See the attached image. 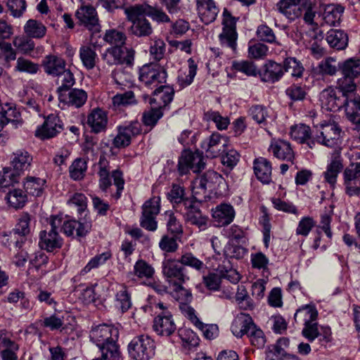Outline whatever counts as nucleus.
Listing matches in <instances>:
<instances>
[{"instance_id": "43", "label": "nucleus", "mask_w": 360, "mask_h": 360, "mask_svg": "<svg viewBox=\"0 0 360 360\" xmlns=\"http://www.w3.org/2000/svg\"><path fill=\"white\" fill-rule=\"evenodd\" d=\"M344 8L340 6L327 5L323 13L324 22L330 26L339 24Z\"/></svg>"}, {"instance_id": "61", "label": "nucleus", "mask_w": 360, "mask_h": 360, "mask_svg": "<svg viewBox=\"0 0 360 360\" xmlns=\"http://www.w3.org/2000/svg\"><path fill=\"white\" fill-rule=\"evenodd\" d=\"M166 215L168 217L167 222L168 231L174 237H181L183 234V227L179 221L172 212H166Z\"/></svg>"}, {"instance_id": "28", "label": "nucleus", "mask_w": 360, "mask_h": 360, "mask_svg": "<svg viewBox=\"0 0 360 360\" xmlns=\"http://www.w3.org/2000/svg\"><path fill=\"white\" fill-rule=\"evenodd\" d=\"M186 209L184 218L186 222L198 226L200 230H205L207 228L208 219L197 206L191 202L186 206Z\"/></svg>"}, {"instance_id": "39", "label": "nucleus", "mask_w": 360, "mask_h": 360, "mask_svg": "<svg viewBox=\"0 0 360 360\" xmlns=\"http://www.w3.org/2000/svg\"><path fill=\"white\" fill-rule=\"evenodd\" d=\"M174 95V90L172 87L161 85L154 91L153 100L161 108V107H165L172 101Z\"/></svg>"}, {"instance_id": "58", "label": "nucleus", "mask_w": 360, "mask_h": 360, "mask_svg": "<svg viewBox=\"0 0 360 360\" xmlns=\"http://www.w3.org/2000/svg\"><path fill=\"white\" fill-rule=\"evenodd\" d=\"M110 257H111V254L108 252H105L102 254L96 255L81 270L80 274L81 275L86 274L91 270L96 269V268L98 267L99 266L103 264Z\"/></svg>"}, {"instance_id": "5", "label": "nucleus", "mask_w": 360, "mask_h": 360, "mask_svg": "<svg viewBox=\"0 0 360 360\" xmlns=\"http://www.w3.org/2000/svg\"><path fill=\"white\" fill-rule=\"evenodd\" d=\"M50 227L39 233V246L41 249L51 252L61 248L63 240L58 233L62 225V218L52 216L49 221Z\"/></svg>"}, {"instance_id": "45", "label": "nucleus", "mask_w": 360, "mask_h": 360, "mask_svg": "<svg viewBox=\"0 0 360 360\" xmlns=\"http://www.w3.org/2000/svg\"><path fill=\"white\" fill-rule=\"evenodd\" d=\"M5 199L8 204L15 209L22 208L27 201V197L25 192L17 188L9 189Z\"/></svg>"}, {"instance_id": "27", "label": "nucleus", "mask_w": 360, "mask_h": 360, "mask_svg": "<svg viewBox=\"0 0 360 360\" xmlns=\"http://www.w3.org/2000/svg\"><path fill=\"white\" fill-rule=\"evenodd\" d=\"M212 215L218 226H224L231 224L235 217V210L232 205L221 203L212 210Z\"/></svg>"}, {"instance_id": "38", "label": "nucleus", "mask_w": 360, "mask_h": 360, "mask_svg": "<svg viewBox=\"0 0 360 360\" xmlns=\"http://www.w3.org/2000/svg\"><path fill=\"white\" fill-rule=\"evenodd\" d=\"M23 31L30 39H39L46 35V27L41 22L34 19H30L25 22Z\"/></svg>"}, {"instance_id": "56", "label": "nucleus", "mask_w": 360, "mask_h": 360, "mask_svg": "<svg viewBox=\"0 0 360 360\" xmlns=\"http://www.w3.org/2000/svg\"><path fill=\"white\" fill-rule=\"evenodd\" d=\"M179 262L181 265L190 266L198 271H204L207 269L203 262L198 259L191 252H186L182 255L179 259Z\"/></svg>"}, {"instance_id": "52", "label": "nucleus", "mask_w": 360, "mask_h": 360, "mask_svg": "<svg viewBox=\"0 0 360 360\" xmlns=\"http://www.w3.org/2000/svg\"><path fill=\"white\" fill-rule=\"evenodd\" d=\"M116 307L122 311H127L131 306V296L125 285L120 286L115 295Z\"/></svg>"}, {"instance_id": "3", "label": "nucleus", "mask_w": 360, "mask_h": 360, "mask_svg": "<svg viewBox=\"0 0 360 360\" xmlns=\"http://www.w3.org/2000/svg\"><path fill=\"white\" fill-rule=\"evenodd\" d=\"M42 66L48 75L57 77L58 92L68 90L75 84L74 75L70 70L66 68V62L63 58L55 55H48L43 60Z\"/></svg>"}, {"instance_id": "1", "label": "nucleus", "mask_w": 360, "mask_h": 360, "mask_svg": "<svg viewBox=\"0 0 360 360\" xmlns=\"http://www.w3.org/2000/svg\"><path fill=\"white\" fill-rule=\"evenodd\" d=\"M320 101L322 108L326 110L337 112L345 108L346 116L349 107L352 109L356 108L360 103V96L354 92H344L335 87L329 86L323 89L320 94Z\"/></svg>"}, {"instance_id": "64", "label": "nucleus", "mask_w": 360, "mask_h": 360, "mask_svg": "<svg viewBox=\"0 0 360 360\" xmlns=\"http://www.w3.org/2000/svg\"><path fill=\"white\" fill-rule=\"evenodd\" d=\"M344 182H354L360 178V162L350 164L344 171Z\"/></svg>"}, {"instance_id": "51", "label": "nucleus", "mask_w": 360, "mask_h": 360, "mask_svg": "<svg viewBox=\"0 0 360 360\" xmlns=\"http://www.w3.org/2000/svg\"><path fill=\"white\" fill-rule=\"evenodd\" d=\"M282 65L284 72H290L293 77L300 78L302 77L304 68L302 63L295 58H285Z\"/></svg>"}, {"instance_id": "16", "label": "nucleus", "mask_w": 360, "mask_h": 360, "mask_svg": "<svg viewBox=\"0 0 360 360\" xmlns=\"http://www.w3.org/2000/svg\"><path fill=\"white\" fill-rule=\"evenodd\" d=\"M228 146V138L219 133H213L201 143L202 149L205 151L207 157L210 158H217L224 153Z\"/></svg>"}, {"instance_id": "18", "label": "nucleus", "mask_w": 360, "mask_h": 360, "mask_svg": "<svg viewBox=\"0 0 360 360\" xmlns=\"http://www.w3.org/2000/svg\"><path fill=\"white\" fill-rule=\"evenodd\" d=\"M63 129V124L60 117L56 115H49L44 124L35 131V136L41 139L54 137Z\"/></svg>"}, {"instance_id": "10", "label": "nucleus", "mask_w": 360, "mask_h": 360, "mask_svg": "<svg viewBox=\"0 0 360 360\" xmlns=\"http://www.w3.org/2000/svg\"><path fill=\"white\" fill-rule=\"evenodd\" d=\"M167 77L165 68L158 63L146 64L139 70V79L146 86H157L165 83Z\"/></svg>"}, {"instance_id": "44", "label": "nucleus", "mask_w": 360, "mask_h": 360, "mask_svg": "<svg viewBox=\"0 0 360 360\" xmlns=\"http://www.w3.org/2000/svg\"><path fill=\"white\" fill-rule=\"evenodd\" d=\"M343 165L339 158H333L328 165L326 171L323 172L325 181L331 186H334L339 173L342 171Z\"/></svg>"}, {"instance_id": "32", "label": "nucleus", "mask_w": 360, "mask_h": 360, "mask_svg": "<svg viewBox=\"0 0 360 360\" xmlns=\"http://www.w3.org/2000/svg\"><path fill=\"white\" fill-rule=\"evenodd\" d=\"M254 172L257 178L263 184H269L271 181V165L264 158H258L254 160Z\"/></svg>"}, {"instance_id": "63", "label": "nucleus", "mask_w": 360, "mask_h": 360, "mask_svg": "<svg viewBox=\"0 0 360 360\" xmlns=\"http://www.w3.org/2000/svg\"><path fill=\"white\" fill-rule=\"evenodd\" d=\"M0 50L2 52L1 58L6 62L7 65H11V62L16 59L17 53L13 43L1 41L0 42Z\"/></svg>"}, {"instance_id": "24", "label": "nucleus", "mask_w": 360, "mask_h": 360, "mask_svg": "<svg viewBox=\"0 0 360 360\" xmlns=\"http://www.w3.org/2000/svg\"><path fill=\"white\" fill-rule=\"evenodd\" d=\"M301 0H280L276 5V10L290 21L302 15Z\"/></svg>"}, {"instance_id": "41", "label": "nucleus", "mask_w": 360, "mask_h": 360, "mask_svg": "<svg viewBox=\"0 0 360 360\" xmlns=\"http://www.w3.org/2000/svg\"><path fill=\"white\" fill-rule=\"evenodd\" d=\"M318 317V311L314 305L306 304L298 309L294 316L296 322H303L304 325L314 322Z\"/></svg>"}, {"instance_id": "31", "label": "nucleus", "mask_w": 360, "mask_h": 360, "mask_svg": "<svg viewBox=\"0 0 360 360\" xmlns=\"http://www.w3.org/2000/svg\"><path fill=\"white\" fill-rule=\"evenodd\" d=\"M87 123L94 133L105 131L108 124L106 112L100 108L93 110L88 116Z\"/></svg>"}, {"instance_id": "42", "label": "nucleus", "mask_w": 360, "mask_h": 360, "mask_svg": "<svg viewBox=\"0 0 360 360\" xmlns=\"http://www.w3.org/2000/svg\"><path fill=\"white\" fill-rule=\"evenodd\" d=\"M79 58L84 67L89 70L95 68L98 56L95 48L91 46H82L79 49Z\"/></svg>"}, {"instance_id": "4", "label": "nucleus", "mask_w": 360, "mask_h": 360, "mask_svg": "<svg viewBox=\"0 0 360 360\" xmlns=\"http://www.w3.org/2000/svg\"><path fill=\"white\" fill-rule=\"evenodd\" d=\"M342 77L337 80V89L344 92H355L356 79L360 76V60L351 58L340 63Z\"/></svg>"}, {"instance_id": "25", "label": "nucleus", "mask_w": 360, "mask_h": 360, "mask_svg": "<svg viewBox=\"0 0 360 360\" xmlns=\"http://www.w3.org/2000/svg\"><path fill=\"white\" fill-rule=\"evenodd\" d=\"M32 156L25 150H18L13 153L11 165L12 169L19 176L31 168Z\"/></svg>"}, {"instance_id": "40", "label": "nucleus", "mask_w": 360, "mask_h": 360, "mask_svg": "<svg viewBox=\"0 0 360 360\" xmlns=\"http://www.w3.org/2000/svg\"><path fill=\"white\" fill-rule=\"evenodd\" d=\"M13 46L15 48L16 53L29 55L35 48V43L33 39L27 35L20 34L13 38Z\"/></svg>"}, {"instance_id": "33", "label": "nucleus", "mask_w": 360, "mask_h": 360, "mask_svg": "<svg viewBox=\"0 0 360 360\" xmlns=\"http://www.w3.org/2000/svg\"><path fill=\"white\" fill-rule=\"evenodd\" d=\"M340 63L335 57H327L314 68V72L320 76H335L340 68Z\"/></svg>"}, {"instance_id": "30", "label": "nucleus", "mask_w": 360, "mask_h": 360, "mask_svg": "<svg viewBox=\"0 0 360 360\" xmlns=\"http://www.w3.org/2000/svg\"><path fill=\"white\" fill-rule=\"evenodd\" d=\"M269 150L278 159L286 161H292L294 158V153L289 142L278 139L271 142Z\"/></svg>"}, {"instance_id": "6", "label": "nucleus", "mask_w": 360, "mask_h": 360, "mask_svg": "<svg viewBox=\"0 0 360 360\" xmlns=\"http://www.w3.org/2000/svg\"><path fill=\"white\" fill-rule=\"evenodd\" d=\"M155 345L148 335L134 337L128 345L129 356L134 360H149L155 355Z\"/></svg>"}, {"instance_id": "21", "label": "nucleus", "mask_w": 360, "mask_h": 360, "mask_svg": "<svg viewBox=\"0 0 360 360\" xmlns=\"http://www.w3.org/2000/svg\"><path fill=\"white\" fill-rule=\"evenodd\" d=\"M259 75L262 82L274 84L284 75L283 65L269 60L263 65L262 70L259 71Z\"/></svg>"}, {"instance_id": "22", "label": "nucleus", "mask_w": 360, "mask_h": 360, "mask_svg": "<svg viewBox=\"0 0 360 360\" xmlns=\"http://www.w3.org/2000/svg\"><path fill=\"white\" fill-rule=\"evenodd\" d=\"M182 314L188 319L198 328L202 331L204 336L208 340H212L218 335V327L214 324L205 325L199 320L193 307L186 305L182 307Z\"/></svg>"}, {"instance_id": "35", "label": "nucleus", "mask_w": 360, "mask_h": 360, "mask_svg": "<svg viewBox=\"0 0 360 360\" xmlns=\"http://www.w3.org/2000/svg\"><path fill=\"white\" fill-rule=\"evenodd\" d=\"M61 229L68 236H72L76 231L77 236H84L90 230L91 225L89 223H81L76 220H66L63 221Z\"/></svg>"}, {"instance_id": "7", "label": "nucleus", "mask_w": 360, "mask_h": 360, "mask_svg": "<svg viewBox=\"0 0 360 360\" xmlns=\"http://www.w3.org/2000/svg\"><path fill=\"white\" fill-rule=\"evenodd\" d=\"M135 51L123 46H113L102 54V58L108 65H125L131 67L134 61Z\"/></svg>"}, {"instance_id": "19", "label": "nucleus", "mask_w": 360, "mask_h": 360, "mask_svg": "<svg viewBox=\"0 0 360 360\" xmlns=\"http://www.w3.org/2000/svg\"><path fill=\"white\" fill-rule=\"evenodd\" d=\"M153 328L158 335L168 337L176 331V326L172 314L164 311L154 318Z\"/></svg>"}, {"instance_id": "57", "label": "nucleus", "mask_w": 360, "mask_h": 360, "mask_svg": "<svg viewBox=\"0 0 360 360\" xmlns=\"http://www.w3.org/2000/svg\"><path fill=\"white\" fill-rule=\"evenodd\" d=\"M310 127L306 124H300L291 127V138L300 143H304L307 139L310 137Z\"/></svg>"}, {"instance_id": "13", "label": "nucleus", "mask_w": 360, "mask_h": 360, "mask_svg": "<svg viewBox=\"0 0 360 360\" xmlns=\"http://www.w3.org/2000/svg\"><path fill=\"white\" fill-rule=\"evenodd\" d=\"M205 166L204 157L198 151L184 150L179 159L178 171L181 175L186 174L190 170L197 173L202 171Z\"/></svg>"}, {"instance_id": "55", "label": "nucleus", "mask_w": 360, "mask_h": 360, "mask_svg": "<svg viewBox=\"0 0 360 360\" xmlns=\"http://www.w3.org/2000/svg\"><path fill=\"white\" fill-rule=\"evenodd\" d=\"M155 273L153 267L143 259L138 260L134 266V274L139 278H150Z\"/></svg>"}, {"instance_id": "9", "label": "nucleus", "mask_w": 360, "mask_h": 360, "mask_svg": "<svg viewBox=\"0 0 360 360\" xmlns=\"http://www.w3.org/2000/svg\"><path fill=\"white\" fill-rule=\"evenodd\" d=\"M237 20L238 18L233 17L227 9H224L222 20L223 28L219 38L222 46L231 49L233 51H235L237 47Z\"/></svg>"}, {"instance_id": "36", "label": "nucleus", "mask_w": 360, "mask_h": 360, "mask_svg": "<svg viewBox=\"0 0 360 360\" xmlns=\"http://www.w3.org/2000/svg\"><path fill=\"white\" fill-rule=\"evenodd\" d=\"M326 41L330 47L337 50H343L348 45V36L342 30H330L327 33Z\"/></svg>"}, {"instance_id": "12", "label": "nucleus", "mask_w": 360, "mask_h": 360, "mask_svg": "<svg viewBox=\"0 0 360 360\" xmlns=\"http://www.w3.org/2000/svg\"><path fill=\"white\" fill-rule=\"evenodd\" d=\"M341 129L335 122L321 124L316 127L314 139L318 143L333 148L338 144Z\"/></svg>"}, {"instance_id": "8", "label": "nucleus", "mask_w": 360, "mask_h": 360, "mask_svg": "<svg viewBox=\"0 0 360 360\" xmlns=\"http://www.w3.org/2000/svg\"><path fill=\"white\" fill-rule=\"evenodd\" d=\"M222 179V176L217 172L212 170L207 171L194 181L192 189L193 198L197 201H203L206 191L214 189L215 186L220 184Z\"/></svg>"}, {"instance_id": "20", "label": "nucleus", "mask_w": 360, "mask_h": 360, "mask_svg": "<svg viewBox=\"0 0 360 360\" xmlns=\"http://www.w3.org/2000/svg\"><path fill=\"white\" fill-rule=\"evenodd\" d=\"M118 337L117 328L106 324L95 327L90 333L91 341L96 343L97 347L112 340H117Z\"/></svg>"}, {"instance_id": "11", "label": "nucleus", "mask_w": 360, "mask_h": 360, "mask_svg": "<svg viewBox=\"0 0 360 360\" xmlns=\"http://www.w3.org/2000/svg\"><path fill=\"white\" fill-rule=\"evenodd\" d=\"M160 210V198L154 196L146 200L142 206V214L140 225L143 229L154 231L158 228L156 217Z\"/></svg>"}, {"instance_id": "37", "label": "nucleus", "mask_w": 360, "mask_h": 360, "mask_svg": "<svg viewBox=\"0 0 360 360\" xmlns=\"http://www.w3.org/2000/svg\"><path fill=\"white\" fill-rule=\"evenodd\" d=\"M98 175L99 176V187L103 191H106L111 186L109 162L104 155L100 157L98 161Z\"/></svg>"}, {"instance_id": "29", "label": "nucleus", "mask_w": 360, "mask_h": 360, "mask_svg": "<svg viewBox=\"0 0 360 360\" xmlns=\"http://www.w3.org/2000/svg\"><path fill=\"white\" fill-rule=\"evenodd\" d=\"M197 9L201 20L205 24L212 22L219 13L212 0H197Z\"/></svg>"}, {"instance_id": "14", "label": "nucleus", "mask_w": 360, "mask_h": 360, "mask_svg": "<svg viewBox=\"0 0 360 360\" xmlns=\"http://www.w3.org/2000/svg\"><path fill=\"white\" fill-rule=\"evenodd\" d=\"M162 273L167 278L169 286L185 283L189 279L184 272V268L179 259H166L162 262Z\"/></svg>"}, {"instance_id": "15", "label": "nucleus", "mask_w": 360, "mask_h": 360, "mask_svg": "<svg viewBox=\"0 0 360 360\" xmlns=\"http://www.w3.org/2000/svg\"><path fill=\"white\" fill-rule=\"evenodd\" d=\"M31 216L25 212L18 219L15 228L8 236L7 242L13 244L15 248H21L26 240V236L30 233Z\"/></svg>"}, {"instance_id": "54", "label": "nucleus", "mask_w": 360, "mask_h": 360, "mask_svg": "<svg viewBox=\"0 0 360 360\" xmlns=\"http://www.w3.org/2000/svg\"><path fill=\"white\" fill-rule=\"evenodd\" d=\"M188 73L180 74L178 75L177 82L181 88H184L190 85L196 75L197 65L192 58L188 60Z\"/></svg>"}, {"instance_id": "34", "label": "nucleus", "mask_w": 360, "mask_h": 360, "mask_svg": "<svg viewBox=\"0 0 360 360\" xmlns=\"http://www.w3.org/2000/svg\"><path fill=\"white\" fill-rule=\"evenodd\" d=\"M61 92H59L60 100L69 106L80 108L87 100V93L83 89H73L66 95L62 94Z\"/></svg>"}, {"instance_id": "53", "label": "nucleus", "mask_w": 360, "mask_h": 360, "mask_svg": "<svg viewBox=\"0 0 360 360\" xmlns=\"http://www.w3.org/2000/svg\"><path fill=\"white\" fill-rule=\"evenodd\" d=\"M19 175L9 168H4L0 172V191L6 192L15 183L18 182Z\"/></svg>"}, {"instance_id": "26", "label": "nucleus", "mask_w": 360, "mask_h": 360, "mask_svg": "<svg viewBox=\"0 0 360 360\" xmlns=\"http://www.w3.org/2000/svg\"><path fill=\"white\" fill-rule=\"evenodd\" d=\"M255 323L252 317L245 313L238 314L231 324V332L237 338H242L248 335V332L254 328Z\"/></svg>"}, {"instance_id": "47", "label": "nucleus", "mask_w": 360, "mask_h": 360, "mask_svg": "<svg viewBox=\"0 0 360 360\" xmlns=\"http://www.w3.org/2000/svg\"><path fill=\"white\" fill-rule=\"evenodd\" d=\"M231 68L248 77H256L259 75L256 65L249 60H234L232 62Z\"/></svg>"}, {"instance_id": "49", "label": "nucleus", "mask_w": 360, "mask_h": 360, "mask_svg": "<svg viewBox=\"0 0 360 360\" xmlns=\"http://www.w3.org/2000/svg\"><path fill=\"white\" fill-rule=\"evenodd\" d=\"M117 341L112 340L98 346L105 360H119L120 352Z\"/></svg>"}, {"instance_id": "23", "label": "nucleus", "mask_w": 360, "mask_h": 360, "mask_svg": "<svg viewBox=\"0 0 360 360\" xmlns=\"http://www.w3.org/2000/svg\"><path fill=\"white\" fill-rule=\"evenodd\" d=\"M79 21L89 30H98V18L96 9L91 6H81L75 13Z\"/></svg>"}, {"instance_id": "48", "label": "nucleus", "mask_w": 360, "mask_h": 360, "mask_svg": "<svg viewBox=\"0 0 360 360\" xmlns=\"http://www.w3.org/2000/svg\"><path fill=\"white\" fill-rule=\"evenodd\" d=\"M46 181L40 178L28 176L24 182L25 191L34 196L41 195Z\"/></svg>"}, {"instance_id": "17", "label": "nucleus", "mask_w": 360, "mask_h": 360, "mask_svg": "<svg viewBox=\"0 0 360 360\" xmlns=\"http://www.w3.org/2000/svg\"><path fill=\"white\" fill-rule=\"evenodd\" d=\"M141 131V124L137 121L131 122L127 126H119L112 144L117 148H125L131 143V138L139 134Z\"/></svg>"}, {"instance_id": "46", "label": "nucleus", "mask_w": 360, "mask_h": 360, "mask_svg": "<svg viewBox=\"0 0 360 360\" xmlns=\"http://www.w3.org/2000/svg\"><path fill=\"white\" fill-rule=\"evenodd\" d=\"M183 285L184 283H181L171 287L173 290L172 295L179 302V309L181 312L183 305L191 307L188 303L191 302L193 299L191 291L184 288Z\"/></svg>"}, {"instance_id": "50", "label": "nucleus", "mask_w": 360, "mask_h": 360, "mask_svg": "<svg viewBox=\"0 0 360 360\" xmlns=\"http://www.w3.org/2000/svg\"><path fill=\"white\" fill-rule=\"evenodd\" d=\"M86 169V161L82 158H77L69 167L70 176L75 181H79L84 179Z\"/></svg>"}, {"instance_id": "62", "label": "nucleus", "mask_w": 360, "mask_h": 360, "mask_svg": "<svg viewBox=\"0 0 360 360\" xmlns=\"http://www.w3.org/2000/svg\"><path fill=\"white\" fill-rule=\"evenodd\" d=\"M103 39L107 43L114 46H123L125 43V34L116 30H107Z\"/></svg>"}, {"instance_id": "59", "label": "nucleus", "mask_w": 360, "mask_h": 360, "mask_svg": "<svg viewBox=\"0 0 360 360\" xmlns=\"http://www.w3.org/2000/svg\"><path fill=\"white\" fill-rule=\"evenodd\" d=\"M15 70L18 72L36 74L39 70V65L23 57H19L17 58Z\"/></svg>"}, {"instance_id": "2", "label": "nucleus", "mask_w": 360, "mask_h": 360, "mask_svg": "<svg viewBox=\"0 0 360 360\" xmlns=\"http://www.w3.org/2000/svg\"><path fill=\"white\" fill-rule=\"evenodd\" d=\"M148 4L129 5L124 8L127 20L131 22L128 32L136 37H147L153 32V26L146 18Z\"/></svg>"}, {"instance_id": "60", "label": "nucleus", "mask_w": 360, "mask_h": 360, "mask_svg": "<svg viewBox=\"0 0 360 360\" xmlns=\"http://www.w3.org/2000/svg\"><path fill=\"white\" fill-rule=\"evenodd\" d=\"M185 191L183 187L179 185L174 184L170 192L168 193V198L172 203L179 204L184 202L187 206L191 202L185 198Z\"/></svg>"}]
</instances>
